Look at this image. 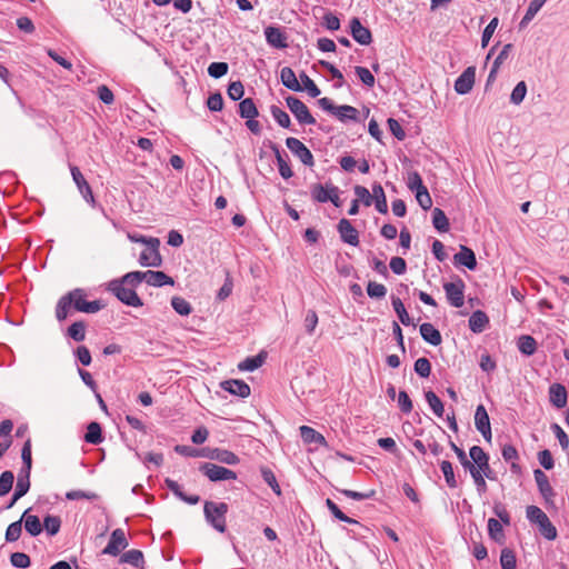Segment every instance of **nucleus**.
<instances>
[{
  "label": "nucleus",
  "instance_id": "nucleus-1",
  "mask_svg": "<svg viewBox=\"0 0 569 569\" xmlns=\"http://www.w3.org/2000/svg\"><path fill=\"white\" fill-rule=\"evenodd\" d=\"M228 505L226 502L206 501L203 506V513L208 523H210L219 532L226 531V515L228 512Z\"/></svg>",
  "mask_w": 569,
  "mask_h": 569
},
{
  "label": "nucleus",
  "instance_id": "nucleus-2",
  "mask_svg": "<svg viewBox=\"0 0 569 569\" xmlns=\"http://www.w3.org/2000/svg\"><path fill=\"white\" fill-rule=\"evenodd\" d=\"M108 290L112 292L122 303L130 307H141L143 305L136 290L127 286L120 279H113L108 283Z\"/></svg>",
  "mask_w": 569,
  "mask_h": 569
},
{
  "label": "nucleus",
  "instance_id": "nucleus-3",
  "mask_svg": "<svg viewBox=\"0 0 569 569\" xmlns=\"http://www.w3.org/2000/svg\"><path fill=\"white\" fill-rule=\"evenodd\" d=\"M527 518L529 521L538 525L540 533L548 540L557 538V529L551 523L547 515L537 506H529L527 508Z\"/></svg>",
  "mask_w": 569,
  "mask_h": 569
},
{
  "label": "nucleus",
  "instance_id": "nucleus-4",
  "mask_svg": "<svg viewBox=\"0 0 569 569\" xmlns=\"http://www.w3.org/2000/svg\"><path fill=\"white\" fill-rule=\"evenodd\" d=\"M318 104L322 110L332 113L342 122L348 120L358 121L359 111L352 106H335L332 100L327 97L319 99Z\"/></svg>",
  "mask_w": 569,
  "mask_h": 569
},
{
  "label": "nucleus",
  "instance_id": "nucleus-5",
  "mask_svg": "<svg viewBox=\"0 0 569 569\" xmlns=\"http://www.w3.org/2000/svg\"><path fill=\"white\" fill-rule=\"evenodd\" d=\"M68 296L70 297L74 310L80 312L96 313L103 307L99 300L87 301L86 292L83 289L80 288L69 291Z\"/></svg>",
  "mask_w": 569,
  "mask_h": 569
},
{
  "label": "nucleus",
  "instance_id": "nucleus-6",
  "mask_svg": "<svg viewBox=\"0 0 569 569\" xmlns=\"http://www.w3.org/2000/svg\"><path fill=\"white\" fill-rule=\"evenodd\" d=\"M199 470L213 482L237 479L234 471L211 462L202 463Z\"/></svg>",
  "mask_w": 569,
  "mask_h": 569
},
{
  "label": "nucleus",
  "instance_id": "nucleus-7",
  "mask_svg": "<svg viewBox=\"0 0 569 569\" xmlns=\"http://www.w3.org/2000/svg\"><path fill=\"white\" fill-rule=\"evenodd\" d=\"M148 242L150 244L139 256V263L142 267H160L162 264V257L159 252L160 240L151 238Z\"/></svg>",
  "mask_w": 569,
  "mask_h": 569
},
{
  "label": "nucleus",
  "instance_id": "nucleus-8",
  "mask_svg": "<svg viewBox=\"0 0 569 569\" xmlns=\"http://www.w3.org/2000/svg\"><path fill=\"white\" fill-rule=\"evenodd\" d=\"M289 110L301 124H315L316 119L310 113L308 107L300 99L289 96L286 99Z\"/></svg>",
  "mask_w": 569,
  "mask_h": 569
},
{
  "label": "nucleus",
  "instance_id": "nucleus-9",
  "mask_svg": "<svg viewBox=\"0 0 569 569\" xmlns=\"http://www.w3.org/2000/svg\"><path fill=\"white\" fill-rule=\"evenodd\" d=\"M286 146L305 166L312 167L315 164L311 151L299 139L287 138Z\"/></svg>",
  "mask_w": 569,
  "mask_h": 569
},
{
  "label": "nucleus",
  "instance_id": "nucleus-10",
  "mask_svg": "<svg viewBox=\"0 0 569 569\" xmlns=\"http://www.w3.org/2000/svg\"><path fill=\"white\" fill-rule=\"evenodd\" d=\"M128 540L122 529L118 528L111 532L108 545L102 550V555L118 556L128 547Z\"/></svg>",
  "mask_w": 569,
  "mask_h": 569
},
{
  "label": "nucleus",
  "instance_id": "nucleus-11",
  "mask_svg": "<svg viewBox=\"0 0 569 569\" xmlns=\"http://www.w3.org/2000/svg\"><path fill=\"white\" fill-rule=\"evenodd\" d=\"M267 43L276 49H286L288 47V37L282 28L268 26L264 28Z\"/></svg>",
  "mask_w": 569,
  "mask_h": 569
},
{
  "label": "nucleus",
  "instance_id": "nucleus-12",
  "mask_svg": "<svg viewBox=\"0 0 569 569\" xmlns=\"http://www.w3.org/2000/svg\"><path fill=\"white\" fill-rule=\"evenodd\" d=\"M475 425L486 441L490 442L492 438L490 420L486 408L479 405L475 412Z\"/></svg>",
  "mask_w": 569,
  "mask_h": 569
},
{
  "label": "nucleus",
  "instance_id": "nucleus-13",
  "mask_svg": "<svg viewBox=\"0 0 569 569\" xmlns=\"http://www.w3.org/2000/svg\"><path fill=\"white\" fill-rule=\"evenodd\" d=\"M71 176L73 179V182L78 187L79 192L83 197V199L89 203H94V197L91 190V187L84 179L83 174L81 173L80 169L76 166L70 167Z\"/></svg>",
  "mask_w": 569,
  "mask_h": 569
},
{
  "label": "nucleus",
  "instance_id": "nucleus-14",
  "mask_svg": "<svg viewBox=\"0 0 569 569\" xmlns=\"http://www.w3.org/2000/svg\"><path fill=\"white\" fill-rule=\"evenodd\" d=\"M476 69L468 67L456 80L455 90L459 94L468 93L475 84Z\"/></svg>",
  "mask_w": 569,
  "mask_h": 569
},
{
  "label": "nucleus",
  "instance_id": "nucleus-15",
  "mask_svg": "<svg viewBox=\"0 0 569 569\" xmlns=\"http://www.w3.org/2000/svg\"><path fill=\"white\" fill-rule=\"evenodd\" d=\"M350 31L352 38L362 46H368L372 41L371 32L368 28L363 27L358 18H352L350 21Z\"/></svg>",
  "mask_w": 569,
  "mask_h": 569
},
{
  "label": "nucleus",
  "instance_id": "nucleus-16",
  "mask_svg": "<svg viewBox=\"0 0 569 569\" xmlns=\"http://www.w3.org/2000/svg\"><path fill=\"white\" fill-rule=\"evenodd\" d=\"M341 240L350 246L359 244V233L348 219H341L338 223Z\"/></svg>",
  "mask_w": 569,
  "mask_h": 569
},
{
  "label": "nucleus",
  "instance_id": "nucleus-17",
  "mask_svg": "<svg viewBox=\"0 0 569 569\" xmlns=\"http://www.w3.org/2000/svg\"><path fill=\"white\" fill-rule=\"evenodd\" d=\"M443 289L446 291L449 302L453 307L459 308L463 305L465 297L462 281L445 283Z\"/></svg>",
  "mask_w": 569,
  "mask_h": 569
},
{
  "label": "nucleus",
  "instance_id": "nucleus-18",
  "mask_svg": "<svg viewBox=\"0 0 569 569\" xmlns=\"http://www.w3.org/2000/svg\"><path fill=\"white\" fill-rule=\"evenodd\" d=\"M220 386L224 391H228L231 395H234V396H238L241 398H247L250 396V387L243 380H236V379L234 380L233 379L226 380V381H222Z\"/></svg>",
  "mask_w": 569,
  "mask_h": 569
},
{
  "label": "nucleus",
  "instance_id": "nucleus-19",
  "mask_svg": "<svg viewBox=\"0 0 569 569\" xmlns=\"http://www.w3.org/2000/svg\"><path fill=\"white\" fill-rule=\"evenodd\" d=\"M203 457H207L212 460H218L221 463H226L229 466H234L239 463V457L232 451L226 449H210Z\"/></svg>",
  "mask_w": 569,
  "mask_h": 569
},
{
  "label": "nucleus",
  "instance_id": "nucleus-20",
  "mask_svg": "<svg viewBox=\"0 0 569 569\" xmlns=\"http://www.w3.org/2000/svg\"><path fill=\"white\" fill-rule=\"evenodd\" d=\"M550 402L558 409L566 407L567 405V390L560 383H553L549 388Z\"/></svg>",
  "mask_w": 569,
  "mask_h": 569
},
{
  "label": "nucleus",
  "instance_id": "nucleus-21",
  "mask_svg": "<svg viewBox=\"0 0 569 569\" xmlns=\"http://www.w3.org/2000/svg\"><path fill=\"white\" fill-rule=\"evenodd\" d=\"M21 525L24 523L27 532L33 537L38 536L42 531V525L38 516L30 515L29 510H26L21 518Z\"/></svg>",
  "mask_w": 569,
  "mask_h": 569
},
{
  "label": "nucleus",
  "instance_id": "nucleus-22",
  "mask_svg": "<svg viewBox=\"0 0 569 569\" xmlns=\"http://www.w3.org/2000/svg\"><path fill=\"white\" fill-rule=\"evenodd\" d=\"M456 264H461L470 270H473L477 266V260L473 251L466 246H461L460 251L453 257Z\"/></svg>",
  "mask_w": 569,
  "mask_h": 569
},
{
  "label": "nucleus",
  "instance_id": "nucleus-23",
  "mask_svg": "<svg viewBox=\"0 0 569 569\" xmlns=\"http://www.w3.org/2000/svg\"><path fill=\"white\" fill-rule=\"evenodd\" d=\"M470 458L472 460V465L476 466L477 469L481 470V471H490V467H489V457L488 455L483 451L482 448H480L479 446H473L470 448Z\"/></svg>",
  "mask_w": 569,
  "mask_h": 569
},
{
  "label": "nucleus",
  "instance_id": "nucleus-24",
  "mask_svg": "<svg viewBox=\"0 0 569 569\" xmlns=\"http://www.w3.org/2000/svg\"><path fill=\"white\" fill-rule=\"evenodd\" d=\"M420 335L426 342L432 346H439L442 341L440 331L429 322H425L420 326Z\"/></svg>",
  "mask_w": 569,
  "mask_h": 569
},
{
  "label": "nucleus",
  "instance_id": "nucleus-25",
  "mask_svg": "<svg viewBox=\"0 0 569 569\" xmlns=\"http://www.w3.org/2000/svg\"><path fill=\"white\" fill-rule=\"evenodd\" d=\"M280 80L286 88L292 91H302V87L300 86L295 71L290 67H283L281 69Z\"/></svg>",
  "mask_w": 569,
  "mask_h": 569
},
{
  "label": "nucleus",
  "instance_id": "nucleus-26",
  "mask_svg": "<svg viewBox=\"0 0 569 569\" xmlns=\"http://www.w3.org/2000/svg\"><path fill=\"white\" fill-rule=\"evenodd\" d=\"M300 437L306 443H317L319 446H326L327 441L325 437L315 430L313 428L309 426H301L300 427Z\"/></svg>",
  "mask_w": 569,
  "mask_h": 569
},
{
  "label": "nucleus",
  "instance_id": "nucleus-27",
  "mask_svg": "<svg viewBox=\"0 0 569 569\" xmlns=\"http://www.w3.org/2000/svg\"><path fill=\"white\" fill-rule=\"evenodd\" d=\"M147 283L152 287H163V286H173L174 280L166 274L163 271H152L148 270L147 274Z\"/></svg>",
  "mask_w": 569,
  "mask_h": 569
},
{
  "label": "nucleus",
  "instance_id": "nucleus-28",
  "mask_svg": "<svg viewBox=\"0 0 569 569\" xmlns=\"http://www.w3.org/2000/svg\"><path fill=\"white\" fill-rule=\"evenodd\" d=\"M488 317L485 312L477 310L469 318V328L475 333H480L488 325Z\"/></svg>",
  "mask_w": 569,
  "mask_h": 569
},
{
  "label": "nucleus",
  "instance_id": "nucleus-29",
  "mask_svg": "<svg viewBox=\"0 0 569 569\" xmlns=\"http://www.w3.org/2000/svg\"><path fill=\"white\" fill-rule=\"evenodd\" d=\"M372 197L375 199L376 209L385 214L388 212L387 198L383 191V188L380 183H375L372 186Z\"/></svg>",
  "mask_w": 569,
  "mask_h": 569
},
{
  "label": "nucleus",
  "instance_id": "nucleus-30",
  "mask_svg": "<svg viewBox=\"0 0 569 569\" xmlns=\"http://www.w3.org/2000/svg\"><path fill=\"white\" fill-rule=\"evenodd\" d=\"M120 563H129L137 568H142L144 563L143 553L138 549L126 551L119 559Z\"/></svg>",
  "mask_w": 569,
  "mask_h": 569
},
{
  "label": "nucleus",
  "instance_id": "nucleus-31",
  "mask_svg": "<svg viewBox=\"0 0 569 569\" xmlns=\"http://www.w3.org/2000/svg\"><path fill=\"white\" fill-rule=\"evenodd\" d=\"M517 347L521 353L531 356L537 350V341L531 336L522 335L517 340Z\"/></svg>",
  "mask_w": 569,
  "mask_h": 569
},
{
  "label": "nucleus",
  "instance_id": "nucleus-32",
  "mask_svg": "<svg viewBox=\"0 0 569 569\" xmlns=\"http://www.w3.org/2000/svg\"><path fill=\"white\" fill-rule=\"evenodd\" d=\"M84 440L91 445H99L102 442V430L98 422L92 421L88 425Z\"/></svg>",
  "mask_w": 569,
  "mask_h": 569
},
{
  "label": "nucleus",
  "instance_id": "nucleus-33",
  "mask_svg": "<svg viewBox=\"0 0 569 569\" xmlns=\"http://www.w3.org/2000/svg\"><path fill=\"white\" fill-rule=\"evenodd\" d=\"M73 307L70 297L67 295L62 296L56 307V317L59 321H63L70 313V309Z\"/></svg>",
  "mask_w": 569,
  "mask_h": 569
},
{
  "label": "nucleus",
  "instance_id": "nucleus-34",
  "mask_svg": "<svg viewBox=\"0 0 569 569\" xmlns=\"http://www.w3.org/2000/svg\"><path fill=\"white\" fill-rule=\"evenodd\" d=\"M147 274L148 271H131L126 273L123 277L119 278L121 281H123L127 286H130L131 288H137L142 281L147 282Z\"/></svg>",
  "mask_w": 569,
  "mask_h": 569
},
{
  "label": "nucleus",
  "instance_id": "nucleus-35",
  "mask_svg": "<svg viewBox=\"0 0 569 569\" xmlns=\"http://www.w3.org/2000/svg\"><path fill=\"white\" fill-rule=\"evenodd\" d=\"M147 274L148 271H131L126 273L123 277L119 278L121 281H123L127 286H130L131 288H137L142 281L147 282Z\"/></svg>",
  "mask_w": 569,
  "mask_h": 569
},
{
  "label": "nucleus",
  "instance_id": "nucleus-36",
  "mask_svg": "<svg viewBox=\"0 0 569 569\" xmlns=\"http://www.w3.org/2000/svg\"><path fill=\"white\" fill-rule=\"evenodd\" d=\"M332 184L322 186L320 183H316L311 187V197L317 202H328L330 199V187Z\"/></svg>",
  "mask_w": 569,
  "mask_h": 569
},
{
  "label": "nucleus",
  "instance_id": "nucleus-37",
  "mask_svg": "<svg viewBox=\"0 0 569 569\" xmlns=\"http://www.w3.org/2000/svg\"><path fill=\"white\" fill-rule=\"evenodd\" d=\"M392 307L402 325L415 326V323L412 322L411 318L409 317V315L405 308V305L400 298L392 297Z\"/></svg>",
  "mask_w": 569,
  "mask_h": 569
},
{
  "label": "nucleus",
  "instance_id": "nucleus-38",
  "mask_svg": "<svg viewBox=\"0 0 569 569\" xmlns=\"http://www.w3.org/2000/svg\"><path fill=\"white\" fill-rule=\"evenodd\" d=\"M239 114L241 118H256L259 112L251 98L243 99L239 103Z\"/></svg>",
  "mask_w": 569,
  "mask_h": 569
},
{
  "label": "nucleus",
  "instance_id": "nucleus-39",
  "mask_svg": "<svg viewBox=\"0 0 569 569\" xmlns=\"http://www.w3.org/2000/svg\"><path fill=\"white\" fill-rule=\"evenodd\" d=\"M432 223L433 227L440 231L446 232L449 230V221L445 212L440 208H435L432 211Z\"/></svg>",
  "mask_w": 569,
  "mask_h": 569
},
{
  "label": "nucleus",
  "instance_id": "nucleus-40",
  "mask_svg": "<svg viewBox=\"0 0 569 569\" xmlns=\"http://www.w3.org/2000/svg\"><path fill=\"white\" fill-rule=\"evenodd\" d=\"M426 400L428 405L430 406L432 412L441 418L445 411L443 403L440 400V398L431 390L427 391L425 393Z\"/></svg>",
  "mask_w": 569,
  "mask_h": 569
},
{
  "label": "nucleus",
  "instance_id": "nucleus-41",
  "mask_svg": "<svg viewBox=\"0 0 569 569\" xmlns=\"http://www.w3.org/2000/svg\"><path fill=\"white\" fill-rule=\"evenodd\" d=\"M533 475H535V480L538 485L540 492L545 497L552 495V488L549 483V480H548V477L546 476V473L543 471H541L540 469H537V470H535Z\"/></svg>",
  "mask_w": 569,
  "mask_h": 569
},
{
  "label": "nucleus",
  "instance_id": "nucleus-42",
  "mask_svg": "<svg viewBox=\"0 0 569 569\" xmlns=\"http://www.w3.org/2000/svg\"><path fill=\"white\" fill-rule=\"evenodd\" d=\"M272 149L276 153V159H277V164H278L280 176L283 179L291 178L293 176V172H292L289 163L287 162V160L283 158L281 151L277 147H273Z\"/></svg>",
  "mask_w": 569,
  "mask_h": 569
},
{
  "label": "nucleus",
  "instance_id": "nucleus-43",
  "mask_svg": "<svg viewBox=\"0 0 569 569\" xmlns=\"http://www.w3.org/2000/svg\"><path fill=\"white\" fill-rule=\"evenodd\" d=\"M263 361H264V356H262L260 353L258 356L249 357V358L244 359L243 361H241L238 365V368L241 371H253V370L258 369L259 367H261Z\"/></svg>",
  "mask_w": 569,
  "mask_h": 569
},
{
  "label": "nucleus",
  "instance_id": "nucleus-44",
  "mask_svg": "<svg viewBox=\"0 0 569 569\" xmlns=\"http://www.w3.org/2000/svg\"><path fill=\"white\" fill-rule=\"evenodd\" d=\"M171 306L180 316H189L192 312L191 305L182 297H172Z\"/></svg>",
  "mask_w": 569,
  "mask_h": 569
},
{
  "label": "nucleus",
  "instance_id": "nucleus-45",
  "mask_svg": "<svg viewBox=\"0 0 569 569\" xmlns=\"http://www.w3.org/2000/svg\"><path fill=\"white\" fill-rule=\"evenodd\" d=\"M270 112H271V116L273 117V119L276 120V122L280 127H282V128H289L290 127L291 120H290L289 114L284 110H282L278 106L273 104V106L270 107Z\"/></svg>",
  "mask_w": 569,
  "mask_h": 569
},
{
  "label": "nucleus",
  "instance_id": "nucleus-46",
  "mask_svg": "<svg viewBox=\"0 0 569 569\" xmlns=\"http://www.w3.org/2000/svg\"><path fill=\"white\" fill-rule=\"evenodd\" d=\"M30 489V473L26 472V476L19 475L14 490V498H22Z\"/></svg>",
  "mask_w": 569,
  "mask_h": 569
},
{
  "label": "nucleus",
  "instance_id": "nucleus-47",
  "mask_svg": "<svg viewBox=\"0 0 569 569\" xmlns=\"http://www.w3.org/2000/svg\"><path fill=\"white\" fill-rule=\"evenodd\" d=\"M68 335L70 338H72L74 341H83L86 338V326L82 321L73 322L69 329Z\"/></svg>",
  "mask_w": 569,
  "mask_h": 569
},
{
  "label": "nucleus",
  "instance_id": "nucleus-48",
  "mask_svg": "<svg viewBox=\"0 0 569 569\" xmlns=\"http://www.w3.org/2000/svg\"><path fill=\"white\" fill-rule=\"evenodd\" d=\"M367 293L372 299H382L387 295V288L382 283L369 281L367 286Z\"/></svg>",
  "mask_w": 569,
  "mask_h": 569
},
{
  "label": "nucleus",
  "instance_id": "nucleus-49",
  "mask_svg": "<svg viewBox=\"0 0 569 569\" xmlns=\"http://www.w3.org/2000/svg\"><path fill=\"white\" fill-rule=\"evenodd\" d=\"M14 476L12 471H4L0 476V497L10 492L13 486Z\"/></svg>",
  "mask_w": 569,
  "mask_h": 569
},
{
  "label": "nucleus",
  "instance_id": "nucleus-50",
  "mask_svg": "<svg viewBox=\"0 0 569 569\" xmlns=\"http://www.w3.org/2000/svg\"><path fill=\"white\" fill-rule=\"evenodd\" d=\"M469 471L477 485L478 490H485L486 481H485L483 477L486 476L487 478H491L490 477L491 470L490 471H481V470L477 469L475 465H470Z\"/></svg>",
  "mask_w": 569,
  "mask_h": 569
},
{
  "label": "nucleus",
  "instance_id": "nucleus-51",
  "mask_svg": "<svg viewBox=\"0 0 569 569\" xmlns=\"http://www.w3.org/2000/svg\"><path fill=\"white\" fill-rule=\"evenodd\" d=\"M547 0H532L527 9L526 14L523 16L520 24L525 26L529 21L533 19V17L537 14V12L541 9V7L545 4Z\"/></svg>",
  "mask_w": 569,
  "mask_h": 569
},
{
  "label": "nucleus",
  "instance_id": "nucleus-52",
  "mask_svg": "<svg viewBox=\"0 0 569 569\" xmlns=\"http://www.w3.org/2000/svg\"><path fill=\"white\" fill-rule=\"evenodd\" d=\"M526 94H527L526 82L525 81L518 82L517 86L513 88L511 96H510L511 103L519 106L523 101Z\"/></svg>",
  "mask_w": 569,
  "mask_h": 569
},
{
  "label": "nucleus",
  "instance_id": "nucleus-53",
  "mask_svg": "<svg viewBox=\"0 0 569 569\" xmlns=\"http://www.w3.org/2000/svg\"><path fill=\"white\" fill-rule=\"evenodd\" d=\"M61 527V520L57 516H47L43 521V528L47 530L48 535L54 536L59 532Z\"/></svg>",
  "mask_w": 569,
  "mask_h": 569
},
{
  "label": "nucleus",
  "instance_id": "nucleus-54",
  "mask_svg": "<svg viewBox=\"0 0 569 569\" xmlns=\"http://www.w3.org/2000/svg\"><path fill=\"white\" fill-rule=\"evenodd\" d=\"M355 72L365 86L370 88L375 86V76L368 68L358 66L355 68Z\"/></svg>",
  "mask_w": 569,
  "mask_h": 569
},
{
  "label": "nucleus",
  "instance_id": "nucleus-55",
  "mask_svg": "<svg viewBox=\"0 0 569 569\" xmlns=\"http://www.w3.org/2000/svg\"><path fill=\"white\" fill-rule=\"evenodd\" d=\"M21 532H22V525L19 519L18 521H14L8 526L7 531H6V540L8 542L17 541L20 538Z\"/></svg>",
  "mask_w": 569,
  "mask_h": 569
},
{
  "label": "nucleus",
  "instance_id": "nucleus-56",
  "mask_svg": "<svg viewBox=\"0 0 569 569\" xmlns=\"http://www.w3.org/2000/svg\"><path fill=\"white\" fill-rule=\"evenodd\" d=\"M502 569H516V556L512 550L503 549L500 553Z\"/></svg>",
  "mask_w": 569,
  "mask_h": 569
},
{
  "label": "nucleus",
  "instance_id": "nucleus-57",
  "mask_svg": "<svg viewBox=\"0 0 569 569\" xmlns=\"http://www.w3.org/2000/svg\"><path fill=\"white\" fill-rule=\"evenodd\" d=\"M440 468H441V471H442V473L445 476L447 485L449 487H451V488H455L457 486V482H456V478H455L453 468H452L451 462H449L447 460H443L440 463Z\"/></svg>",
  "mask_w": 569,
  "mask_h": 569
},
{
  "label": "nucleus",
  "instance_id": "nucleus-58",
  "mask_svg": "<svg viewBox=\"0 0 569 569\" xmlns=\"http://www.w3.org/2000/svg\"><path fill=\"white\" fill-rule=\"evenodd\" d=\"M320 64L330 72L333 79L337 80V82L335 83V88H341L345 82V78L341 71L328 61H320Z\"/></svg>",
  "mask_w": 569,
  "mask_h": 569
},
{
  "label": "nucleus",
  "instance_id": "nucleus-59",
  "mask_svg": "<svg viewBox=\"0 0 569 569\" xmlns=\"http://www.w3.org/2000/svg\"><path fill=\"white\" fill-rule=\"evenodd\" d=\"M228 63L226 62H212L209 67H208V73L210 77L214 78V79H219L221 77H223L224 74H227L228 72Z\"/></svg>",
  "mask_w": 569,
  "mask_h": 569
},
{
  "label": "nucleus",
  "instance_id": "nucleus-60",
  "mask_svg": "<svg viewBox=\"0 0 569 569\" xmlns=\"http://www.w3.org/2000/svg\"><path fill=\"white\" fill-rule=\"evenodd\" d=\"M415 371L422 378H427L431 372V363L427 358H419L415 362Z\"/></svg>",
  "mask_w": 569,
  "mask_h": 569
},
{
  "label": "nucleus",
  "instance_id": "nucleus-61",
  "mask_svg": "<svg viewBox=\"0 0 569 569\" xmlns=\"http://www.w3.org/2000/svg\"><path fill=\"white\" fill-rule=\"evenodd\" d=\"M11 565L19 569H24L30 566V558L23 552H13L10 557Z\"/></svg>",
  "mask_w": 569,
  "mask_h": 569
},
{
  "label": "nucleus",
  "instance_id": "nucleus-62",
  "mask_svg": "<svg viewBox=\"0 0 569 569\" xmlns=\"http://www.w3.org/2000/svg\"><path fill=\"white\" fill-rule=\"evenodd\" d=\"M416 192V199L419 203V206L423 209V210H428L431 208L432 206V200H431V197L428 192V189L425 187L422 189H419Z\"/></svg>",
  "mask_w": 569,
  "mask_h": 569
},
{
  "label": "nucleus",
  "instance_id": "nucleus-63",
  "mask_svg": "<svg viewBox=\"0 0 569 569\" xmlns=\"http://www.w3.org/2000/svg\"><path fill=\"white\" fill-rule=\"evenodd\" d=\"M300 79L310 97L317 98L318 96H320V89L308 74L302 72L300 74Z\"/></svg>",
  "mask_w": 569,
  "mask_h": 569
},
{
  "label": "nucleus",
  "instance_id": "nucleus-64",
  "mask_svg": "<svg viewBox=\"0 0 569 569\" xmlns=\"http://www.w3.org/2000/svg\"><path fill=\"white\" fill-rule=\"evenodd\" d=\"M227 93L231 100H240L244 93L243 84L240 81L231 82L228 87Z\"/></svg>",
  "mask_w": 569,
  "mask_h": 569
}]
</instances>
